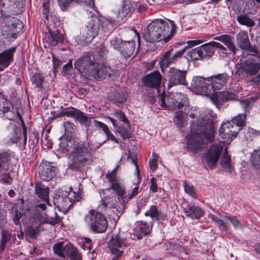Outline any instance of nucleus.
I'll return each instance as SVG.
<instances>
[{"label":"nucleus","instance_id":"9d476101","mask_svg":"<svg viewBox=\"0 0 260 260\" xmlns=\"http://www.w3.org/2000/svg\"><path fill=\"white\" fill-rule=\"evenodd\" d=\"M187 99L185 94L178 93L173 95L160 96L158 103L162 107L176 110L182 108L187 104Z\"/></svg>","mask_w":260,"mask_h":260},{"label":"nucleus","instance_id":"79ce46f5","mask_svg":"<svg viewBox=\"0 0 260 260\" xmlns=\"http://www.w3.org/2000/svg\"><path fill=\"white\" fill-rule=\"evenodd\" d=\"M106 134L107 136V139L106 140L103 141L102 142H99L97 145L94 146V144H93L92 142L91 143V141H90V142L88 143V146L89 149L90 150L91 149H96L97 148H99L102 144L104 143L107 140H111L113 141L117 142L116 139L114 136L110 132V131Z\"/></svg>","mask_w":260,"mask_h":260},{"label":"nucleus","instance_id":"393cba45","mask_svg":"<svg viewBox=\"0 0 260 260\" xmlns=\"http://www.w3.org/2000/svg\"><path fill=\"white\" fill-rule=\"evenodd\" d=\"M173 49L167 51L164 55L161 61L166 67L176 62L179 58L181 57V53L176 52L174 54H172Z\"/></svg>","mask_w":260,"mask_h":260},{"label":"nucleus","instance_id":"a878e982","mask_svg":"<svg viewBox=\"0 0 260 260\" xmlns=\"http://www.w3.org/2000/svg\"><path fill=\"white\" fill-rule=\"evenodd\" d=\"M236 43L238 46L242 50L247 49L249 47V40L248 33L243 30L240 31L236 35Z\"/></svg>","mask_w":260,"mask_h":260},{"label":"nucleus","instance_id":"ddd939ff","mask_svg":"<svg viewBox=\"0 0 260 260\" xmlns=\"http://www.w3.org/2000/svg\"><path fill=\"white\" fill-rule=\"evenodd\" d=\"M224 145V142H219L213 144L208 150L205 156V160L210 168H213L216 166Z\"/></svg>","mask_w":260,"mask_h":260},{"label":"nucleus","instance_id":"e2e57ef3","mask_svg":"<svg viewBox=\"0 0 260 260\" xmlns=\"http://www.w3.org/2000/svg\"><path fill=\"white\" fill-rule=\"evenodd\" d=\"M114 255V257L111 260H118L119 258L122 256L123 251L116 249L115 248L112 249V252Z\"/></svg>","mask_w":260,"mask_h":260},{"label":"nucleus","instance_id":"6e6552de","mask_svg":"<svg viewBox=\"0 0 260 260\" xmlns=\"http://www.w3.org/2000/svg\"><path fill=\"white\" fill-rule=\"evenodd\" d=\"M84 221L93 232H104L108 226L107 220L104 215L93 209L85 216Z\"/></svg>","mask_w":260,"mask_h":260},{"label":"nucleus","instance_id":"4d7b16f0","mask_svg":"<svg viewBox=\"0 0 260 260\" xmlns=\"http://www.w3.org/2000/svg\"><path fill=\"white\" fill-rule=\"evenodd\" d=\"M117 131L124 139L128 138L131 136V133L126 128L122 126H119L118 127Z\"/></svg>","mask_w":260,"mask_h":260},{"label":"nucleus","instance_id":"39448f33","mask_svg":"<svg viewBox=\"0 0 260 260\" xmlns=\"http://www.w3.org/2000/svg\"><path fill=\"white\" fill-rule=\"evenodd\" d=\"M260 71V56H254L245 60L239 64L236 74L239 75L253 76ZM254 81L260 84V73L255 77Z\"/></svg>","mask_w":260,"mask_h":260},{"label":"nucleus","instance_id":"bf43d9fd","mask_svg":"<svg viewBox=\"0 0 260 260\" xmlns=\"http://www.w3.org/2000/svg\"><path fill=\"white\" fill-rule=\"evenodd\" d=\"M202 41L201 40H198V41H188V45H185L180 50L178 51V52H182L181 53V56L184 53V52L186 51V49L188 47H191V46H193L195 45H198L200 43H202Z\"/></svg>","mask_w":260,"mask_h":260},{"label":"nucleus","instance_id":"473e14b6","mask_svg":"<svg viewBox=\"0 0 260 260\" xmlns=\"http://www.w3.org/2000/svg\"><path fill=\"white\" fill-rule=\"evenodd\" d=\"M134 11L129 0H123L121 10L118 11V15L120 17H126Z\"/></svg>","mask_w":260,"mask_h":260},{"label":"nucleus","instance_id":"1a4fd4ad","mask_svg":"<svg viewBox=\"0 0 260 260\" xmlns=\"http://www.w3.org/2000/svg\"><path fill=\"white\" fill-rule=\"evenodd\" d=\"M139 187L136 186L134 187L131 192L128 193V195L124 194L123 198V201H120V205H119L118 203L116 200L115 198L110 197L109 196L104 197L102 199L103 205L105 207H108L110 208L115 209L113 210L118 215V214H121L124 208V206L127 204L134 197L137 196L139 192Z\"/></svg>","mask_w":260,"mask_h":260},{"label":"nucleus","instance_id":"4be33fe9","mask_svg":"<svg viewBox=\"0 0 260 260\" xmlns=\"http://www.w3.org/2000/svg\"><path fill=\"white\" fill-rule=\"evenodd\" d=\"M45 40L51 46H55L57 44L63 40V35L58 30L51 31L46 34Z\"/></svg>","mask_w":260,"mask_h":260},{"label":"nucleus","instance_id":"7ed1b4c3","mask_svg":"<svg viewBox=\"0 0 260 260\" xmlns=\"http://www.w3.org/2000/svg\"><path fill=\"white\" fill-rule=\"evenodd\" d=\"M251 101L246 99L240 102L241 107L246 112L249 111L250 107ZM246 119V113L239 114L233 118L232 122H228L221 124L219 133L221 137L225 139L226 137L232 138L235 137L241 127L245 124Z\"/></svg>","mask_w":260,"mask_h":260},{"label":"nucleus","instance_id":"2eb2a0df","mask_svg":"<svg viewBox=\"0 0 260 260\" xmlns=\"http://www.w3.org/2000/svg\"><path fill=\"white\" fill-rule=\"evenodd\" d=\"M186 71H181L174 68H170L167 74L169 80L168 86L171 87L178 84H186Z\"/></svg>","mask_w":260,"mask_h":260},{"label":"nucleus","instance_id":"69168bd1","mask_svg":"<svg viewBox=\"0 0 260 260\" xmlns=\"http://www.w3.org/2000/svg\"><path fill=\"white\" fill-rule=\"evenodd\" d=\"M150 190L153 192H156L157 191V187L156 179L154 177L151 178L150 179Z\"/></svg>","mask_w":260,"mask_h":260},{"label":"nucleus","instance_id":"2f4dec72","mask_svg":"<svg viewBox=\"0 0 260 260\" xmlns=\"http://www.w3.org/2000/svg\"><path fill=\"white\" fill-rule=\"evenodd\" d=\"M145 215L150 216L151 218H154L158 221L165 218V215L159 211L155 205L151 206L149 209L145 213Z\"/></svg>","mask_w":260,"mask_h":260},{"label":"nucleus","instance_id":"603ef678","mask_svg":"<svg viewBox=\"0 0 260 260\" xmlns=\"http://www.w3.org/2000/svg\"><path fill=\"white\" fill-rule=\"evenodd\" d=\"M128 157L132 160V162L134 164V165L136 167V173L137 176L138 177V179L139 180V182L140 181V171L138 168V165L137 163V158L136 155L134 153H131L130 151H129L128 154Z\"/></svg>","mask_w":260,"mask_h":260},{"label":"nucleus","instance_id":"ea45409f","mask_svg":"<svg viewBox=\"0 0 260 260\" xmlns=\"http://www.w3.org/2000/svg\"><path fill=\"white\" fill-rule=\"evenodd\" d=\"M187 55H189L190 57V58L193 60L204 59L203 56L202 54L200 46L191 50L187 53Z\"/></svg>","mask_w":260,"mask_h":260},{"label":"nucleus","instance_id":"aec40b11","mask_svg":"<svg viewBox=\"0 0 260 260\" xmlns=\"http://www.w3.org/2000/svg\"><path fill=\"white\" fill-rule=\"evenodd\" d=\"M186 216L192 219H199L204 215V211L201 207L193 204H189L184 208Z\"/></svg>","mask_w":260,"mask_h":260},{"label":"nucleus","instance_id":"5701e85b","mask_svg":"<svg viewBox=\"0 0 260 260\" xmlns=\"http://www.w3.org/2000/svg\"><path fill=\"white\" fill-rule=\"evenodd\" d=\"M149 233L148 225L145 222L138 221L134 230V235L138 239H141Z\"/></svg>","mask_w":260,"mask_h":260},{"label":"nucleus","instance_id":"0e129e2a","mask_svg":"<svg viewBox=\"0 0 260 260\" xmlns=\"http://www.w3.org/2000/svg\"><path fill=\"white\" fill-rule=\"evenodd\" d=\"M10 234L6 231H3L1 242L6 244V243L10 240Z\"/></svg>","mask_w":260,"mask_h":260},{"label":"nucleus","instance_id":"052dcab7","mask_svg":"<svg viewBox=\"0 0 260 260\" xmlns=\"http://www.w3.org/2000/svg\"><path fill=\"white\" fill-rule=\"evenodd\" d=\"M22 216V214L20 212H18L17 210H15V212L13 214L12 218L15 224L18 225L20 223V219Z\"/></svg>","mask_w":260,"mask_h":260},{"label":"nucleus","instance_id":"f03ea898","mask_svg":"<svg viewBox=\"0 0 260 260\" xmlns=\"http://www.w3.org/2000/svg\"><path fill=\"white\" fill-rule=\"evenodd\" d=\"M176 29L177 26L173 21L169 19L154 20L148 25L144 33V38L150 43L161 39L166 42L173 36Z\"/></svg>","mask_w":260,"mask_h":260},{"label":"nucleus","instance_id":"9b49d317","mask_svg":"<svg viewBox=\"0 0 260 260\" xmlns=\"http://www.w3.org/2000/svg\"><path fill=\"white\" fill-rule=\"evenodd\" d=\"M117 168H116L111 172L108 173L106 175V178L111 183V186L103 190V191L104 194H107L110 192L111 189L114 190L118 196L117 200L119 202V205H120V201H123V198L125 194V191L124 186L119 183L116 176Z\"/></svg>","mask_w":260,"mask_h":260},{"label":"nucleus","instance_id":"412c9836","mask_svg":"<svg viewBox=\"0 0 260 260\" xmlns=\"http://www.w3.org/2000/svg\"><path fill=\"white\" fill-rule=\"evenodd\" d=\"M209 97L213 103L216 106L221 105L224 102L231 99V94L227 91L215 92L213 91Z\"/></svg>","mask_w":260,"mask_h":260},{"label":"nucleus","instance_id":"3c124183","mask_svg":"<svg viewBox=\"0 0 260 260\" xmlns=\"http://www.w3.org/2000/svg\"><path fill=\"white\" fill-rule=\"evenodd\" d=\"M12 108L11 103L0 95V111H7Z\"/></svg>","mask_w":260,"mask_h":260},{"label":"nucleus","instance_id":"b1692460","mask_svg":"<svg viewBox=\"0 0 260 260\" xmlns=\"http://www.w3.org/2000/svg\"><path fill=\"white\" fill-rule=\"evenodd\" d=\"M121 45L119 52L124 57L127 58L133 55L135 48L134 41H123Z\"/></svg>","mask_w":260,"mask_h":260},{"label":"nucleus","instance_id":"423d86ee","mask_svg":"<svg viewBox=\"0 0 260 260\" xmlns=\"http://www.w3.org/2000/svg\"><path fill=\"white\" fill-rule=\"evenodd\" d=\"M90 155L89 149L84 146L75 147L70 155L69 168L72 170L79 169L88 162Z\"/></svg>","mask_w":260,"mask_h":260},{"label":"nucleus","instance_id":"c03bdc74","mask_svg":"<svg viewBox=\"0 0 260 260\" xmlns=\"http://www.w3.org/2000/svg\"><path fill=\"white\" fill-rule=\"evenodd\" d=\"M6 24L10 30L14 29L18 25L21 24V21L15 17H8L6 20Z\"/></svg>","mask_w":260,"mask_h":260},{"label":"nucleus","instance_id":"774afa93","mask_svg":"<svg viewBox=\"0 0 260 260\" xmlns=\"http://www.w3.org/2000/svg\"><path fill=\"white\" fill-rule=\"evenodd\" d=\"M55 217L51 219L48 218V222L52 225H55V224L58 223L60 219V217L57 216V214L55 213Z\"/></svg>","mask_w":260,"mask_h":260},{"label":"nucleus","instance_id":"c756f323","mask_svg":"<svg viewBox=\"0 0 260 260\" xmlns=\"http://www.w3.org/2000/svg\"><path fill=\"white\" fill-rule=\"evenodd\" d=\"M232 37L228 35H221L214 38V40H218L224 43V44L228 48L229 50L232 51L234 54H235L237 49L232 42Z\"/></svg>","mask_w":260,"mask_h":260},{"label":"nucleus","instance_id":"680f3d73","mask_svg":"<svg viewBox=\"0 0 260 260\" xmlns=\"http://www.w3.org/2000/svg\"><path fill=\"white\" fill-rule=\"evenodd\" d=\"M154 158H153L149 160V166L152 171H154L157 168V159L158 158V155L156 154H153Z\"/></svg>","mask_w":260,"mask_h":260},{"label":"nucleus","instance_id":"e433bc0d","mask_svg":"<svg viewBox=\"0 0 260 260\" xmlns=\"http://www.w3.org/2000/svg\"><path fill=\"white\" fill-rule=\"evenodd\" d=\"M74 118L78 120L82 124L86 126L89 125L91 122V118L88 117L85 113L79 110H77Z\"/></svg>","mask_w":260,"mask_h":260},{"label":"nucleus","instance_id":"4468645a","mask_svg":"<svg viewBox=\"0 0 260 260\" xmlns=\"http://www.w3.org/2000/svg\"><path fill=\"white\" fill-rule=\"evenodd\" d=\"M210 79L201 76L194 77L191 82V87L198 93L202 95L209 96L211 94L210 90Z\"/></svg>","mask_w":260,"mask_h":260},{"label":"nucleus","instance_id":"f704fd0d","mask_svg":"<svg viewBox=\"0 0 260 260\" xmlns=\"http://www.w3.org/2000/svg\"><path fill=\"white\" fill-rule=\"evenodd\" d=\"M127 92L124 88L116 91L113 94L112 101L117 103H122L126 100Z\"/></svg>","mask_w":260,"mask_h":260},{"label":"nucleus","instance_id":"49530a36","mask_svg":"<svg viewBox=\"0 0 260 260\" xmlns=\"http://www.w3.org/2000/svg\"><path fill=\"white\" fill-rule=\"evenodd\" d=\"M78 109L74 108H65L61 110L59 113L60 116H68L75 118Z\"/></svg>","mask_w":260,"mask_h":260},{"label":"nucleus","instance_id":"a19ab883","mask_svg":"<svg viewBox=\"0 0 260 260\" xmlns=\"http://www.w3.org/2000/svg\"><path fill=\"white\" fill-rule=\"evenodd\" d=\"M252 166L257 170H260V149L255 150L251 155Z\"/></svg>","mask_w":260,"mask_h":260},{"label":"nucleus","instance_id":"338daca9","mask_svg":"<svg viewBox=\"0 0 260 260\" xmlns=\"http://www.w3.org/2000/svg\"><path fill=\"white\" fill-rule=\"evenodd\" d=\"M94 122H95L97 126H99L103 130L105 134H106L109 131L108 126L105 123L97 121H94Z\"/></svg>","mask_w":260,"mask_h":260},{"label":"nucleus","instance_id":"f3484780","mask_svg":"<svg viewBox=\"0 0 260 260\" xmlns=\"http://www.w3.org/2000/svg\"><path fill=\"white\" fill-rule=\"evenodd\" d=\"M210 79L209 88L211 94L213 91L219 90L224 86L228 82V76L226 74H220L209 78Z\"/></svg>","mask_w":260,"mask_h":260},{"label":"nucleus","instance_id":"864d4df0","mask_svg":"<svg viewBox=\"0 0 260 260\" xmlns=\"http://www.w3.org/2000/svg\"><path fill=\"white\" fill-rule=\"evenodd\" d=\"M43 78L40 74H35L31 78L32 82L38 88L42 87Z\"/></svg>","mask_w":260,"mask_h":260},{"label":"nucleus","instance_id":"37998d69","mask_svg":"<svg viewBox=\"0 0 260 260\" xmlns=\"http://www.w3.org/2000/svg\"><path fill=\"white\" fill-rule=\"evenodd\" d=\"M123 244L122 240L117 236L113 237L110 240L109 245L112 252V248L118 249V248L121 247Z\"/></svg>","mask_w":260,"mask_h":260},{"label":"nucleus","instance_id":"20e7f679","mask_svg":"<svg viewBox=\"0 0 260 260\" xmlns=\"http://www.w3.org/2000/svg\"><path fill=\"white\" fill-rule=\"evenodd\" d=\"M82 198L80 193L76 194L72 189L69 191L59 189L53 197V203L55 206L63 211H67L73 204Z\"/></svg>","mask_w":260,"mask_h":260},{"label":"nucleus","instance_id":"13d9d810","mask_svg":"<svg viewBox=\"0 0 260 260\" xmlns=\"http://www.w3.org/2000/svg\"><path fill=\"white\" fill-rule=\"evenodd\" d=\"M184 189L185 192L192 198H196L197 197V193L192 186L185 183Z\"/></svg>","mask_w":260,"mask_h":260},{"label":"nucleus","instance_id":"cd10ccee","mask_svg":"<svg viewBox=\"0 0 260 260\" xmlns=\"http://www.w3.org/2000/svg\"><path fill=\"white\" fill-rule=\"evenodd\" d=\"M64 257L68 256L71 260H82L81 255L77 249L71 243L64 245L63 249Z\"/></svg>","mask_w":260,"mask_h":260},{"label":"nucleus","instance_id":"0eeeda50","mask_svg":"<svg viewBox=\"0 0 260 260\" xmlns=\"http://www.w3.org/2000/svg\"><path fill=\"white\" fill-rule=\"evenodd\" d=\"M100 23V21L96 16L92 17L88 24L81 29L80 35L77 37L78 43L85 45L90 43L99 33Z\"/></svg>","mask_w":260,"mask_h":260},{"label":"nucleus","instance_id":"7c9ffc66","mask_svg":"<svg viewBox=\"0 0 260 260\" xmlns=\"http://www.w3.org/2000/svg\"><path fill=\"white\" fill-rule=\"evenodd\" d=\"M35 191L38 196L49 205L48 202L49 190L48 188L45 185L37 183L35 186Z\"/></svg>","mask_w":260,"mask_h":260},{"label":"nucleus","instance_id":"5fc2aeb1","mask_svg":"<svg viewBox=\"0 0 260 260\" xmlns=\"http://www.w3.org/2000/svg\"><path fill=\"white\" fill-rule=\"evenodd\" d=\"M64 127L66 133L71 134L75 133L76 126L73 123L66 121L64 122Z\"/></svg>","mask_w":260,"mask_h":260},{"label":"nucleus","instance_id":"dca6fc26","mask_svg":"<svg viewBox=\"0 0 260 260\" xmlns=\"http://www.w3.org/2000/svg\"><path fill=\"white\" fill-rule=\"evenodd\" d=\"M39 173L40 178L45 181L51 180L56 175V168L52 162H43L39 167Z\"/></svg>","mask_w":260,"mask_h":260},{"label":"nucleus","instance_id":"f257e3e1","mask_svg":"<svg viewBox=\"0 0 260 260\" xmlns=\"http://www.w3.org/2000/svg\"><path fill=\"white\" fill-rule=\"evenodd\" d=\"M214 137V125L210 115L201 116L190 125V134L186 137L187 148L197 151L204 147L205 141L211 142Z\"/></svg>","mask_w":260,"mask_h":260},{"label":"nucleus","instance_id":"a18cd8bd","mask_svg":"<svg viewBox=\"0 0 260 260\" xmlns=\"http://www.w3.org/2000/svg\"><path fill=\"white\" fill-rule=\"evenodd\" d=\"M10 159V154L7 152H0V173L4 170L5 164L8 162Z\"/></svg>","mask_w":260,"mask_h":260},{"label":"nucleus","instance_id":"8fccbe9b","mask_svg":"<svg viewBox=\"0 0 260 260\" xmlns=\"http://www.w3.org/2000/svg\"><path fill=\"white\" fill-rule=\"evenodd\" d=\"M223 218L228 219L232 224L235 229L240 230L242 229V226L240 221L238 220L236 217L225 215L223 216Z\"/></svg>","mask_w":260,"mask_h":260},{"label":"nucleus","instance_id":"58836bf2","mask_svg":"<svg viewBox=\"0 0 260 260\" xmlns=\"http://www.w3.org/2000/svg\"><path fill=\"white\" fill-rule=\"evenodd\" d=\"M210 218L215 222L218 228L222 231H227L229 229L228 226L223 221V220L220 219L219 217L214 215H211Z\"/></svg>","mask_w":260,"mask_h":260},{"label":"nucleus","instance_id":"c85d7f7f","mask_svg":"<svg viewBox=\"0 0 260 260\" xmlns=\"http://www.w3.org/2000/svg\"><path fill=\"white\" fill-rule=\"evenodd\" d=\"M3 113L4 114V116L8 119L13 120L14 119V118L16 117V114L19 117V119L21 121L22 123V125L23 128V134H24V141H26V132H27V128L25 126L24 123L22 120V117L20 116V115L16 111L14 110L13 106H12V108L8 110H7V111H2Z\"/></svg>","mask_w":260,"mask_h":260},{"label":"nucleus","instance_id":"de8ad7c7","mask_svg":"<svg viewBox=\"0 0 260 260\" xmlns=\"http://www.w3.org/2000/svg\"><path fill=\"white\" fill-rule=\"evenodd\" d=\"M123 41L117 37H112L110 40V44L111 47L115 50L120 51L121 48V44L123 43Z\"/></svg>","mask_w":260,"mask_h":260},{"label":"nucleus","instance_id":"4c0bfd02","mask_svg":"<svg viewBox=\"0 0 260 260\" xmlns=\"http://www.w3.org/2000/svg\"><path fill=\"white\" fill-rule=\"evenodd\" d=\"M237 21L242 25L248 27L253 26L255 22L247 15H240L237 17Z\"/></svg>","mask_w":260,"mask_h":260},{"label":"nucleus","instance_id":"6ab92c4d","mask_svg":"<svg viewBox=\"0 0 260 260\" xmlns=\"http://www.w3.org/2000/svg\"><path fill=\"white\" fill-rule=\"evenodd\" d=\"M15 51L16 48L12 47L0 53V72L7 68L13 61V54Z\"/></svg>","mask_w":260,"mask_h":260},{"label":"nucleus","instance_id":"09e8293b","mask_svg":"<svg viewBox=\"0 0 260 260\" xmlns=\"http://www.w3.org/2000/svg\"><path fill=\"white\" fill-rule=\"evenodd\" d=\"M64 247V245H63V242H59L58 243L55 244L53 246V249L54 252L57 254V255L64 257L63 249Z\"/></svg>","mask_w":260,"mask_h":260},{"label":"nucleus","instance_id":"72a5a7b5","mask_svg":"<svg viewBox=\"0 0 260 260\" xmlns=\"http://www.w3.org/2000/svg\"><path fill=\"white\" fill-rule=\"evenodd\" d=\"M200 48L204 59L209 58L214 54V50L213 46L209 44V43L200 46Z\"/></svg>","mask_w":260,"mask_h":260},{"label":"nucleus","instance_id":"c9c22d12","mask_svg":"<svg viewBox=\"0 0 260 260\" xmlns=\"http://www.w3.org/2000/svg\"><path fill=\"white\" fill-rule=\"evenodd\" d=\"M221 165L226 172H231L232 171L231 158L228 155L226 148H225L224 154L221 158Z\"/></svg>","mask_w":260,"mask_h":260},{"label":"nucleus","instance_id":"f8f14e48","mask_svg":"<svg viewBox=\"0 0 260 260\" xmlns=\"http://www.w3.org/2000/svg\"><path fill=\"white\" fill-rule=\"evenodd\" d=\"M74 65L81 73L90 77L96 67L94 62V56L91 54L83 56L75 62Z\"/></svg>","mask_w":260,"mask_h":260},{"label":"nucleus","instance_id":"bb28decb","mask_svg":"<svg viewBox=\"0 0 260 260\" xmlns=\"http://www.w3.org/2000/svg\"><path fill=\"white\" fill-rule=\"evenodd\" d=\"M95 67L91 77L95 79L102 80L107 76L110 77L111 76L110 69L105 67H101L98 64L96 65Z\"/></svg>","mask_w":260,"mask_h":260},{"label":"nucleus","instance_id":"6e6d98bb","mask_svg":"<svg viewBox=\"0 0 260 260\" xmlns=\"http://www.w3.org/2000/svg\"><path fill=\"white\" fill-rule=\"evenodd\" d=\"M113 115L116 116L120 121L126 123L127 124V126L129 127L128 121L125 115L121 111H116L113 113Z\"/></svg>","mask_w":260,"mask_h":260},{"label":"nucleus","instance_id":"a211bd4d","mask_svg":"<svg viewBox=\"0 0 260 260\" xmlns=\"http://www.w3.org/2000/svg\"><path fill=\"white\" fill-rule=\"evenodd\" d=\"M162 76L158 71H154L146 75L143 78L144 85L148 87L158 89L159 87Z\"/></svg>","mask_w":260,"mask_h":260}]
</instances>
